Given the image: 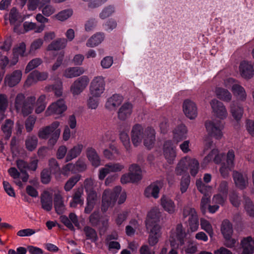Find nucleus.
Returning <instances> with one entry per match:
<instances>
[{"label": "nucleus", "instance_id": "nucleus-1", "mask_svg": "<svg viewBox=\"0 0 254 254\" xmlns=\"http://www.w3.org/2000/svg\"><path fill=\"white\" fill-rule=\"evenodd\" d=\"M130 137L134 146L137 147L143 143L146 148L151 149L155 143L156 131L152 127H144L136 124L132 127Z\"/></svg>", "mask_w": 254, "mask_h": 254}, {"label": "nucleus", "instance_id": "nucleus-2", "mask_svg": "<svg viewBox=\"0 0 254 254\" xmlns=\"http://www.w3.org/2000/svg\"><path fill=\"white\" fill-rule=\"evenodd\" d=\"M60 123L55 121L51 124L41 128L38 132V136L40 139H47L51 145H54L57 142L60 134L61 129L59 128Z\"/></svg>", "mask_w": 254, "mask_h": 254}, {"label": "nucleus", "instance_id": "nucleus-3", "mask_svg": "<svg viewBox=\"0 0 254 254\" xmlns=\"http://www.w3.org/2000/svg\"><path fill=\"white\" fill-rule=\"evenodd\" d=\"M36 98L31 96L25 99L24 94L19 93L16 96L14 107L18 113L24 116H27L32 113L35 104Z\"/></svg>", "mask_w": 254, "mask_h": 254}, {"label": "nucleus", "instance_id": "nucleus-4", "mask_svg": "<svg viewBox=\"0 0 254 254\" xmlns=\"http://www.w3.org/2000/svg\"><path fill=\"white\" fill-rule=\"evenodd\" d=\"M199 168V164L197 160L186 156L183 158L178 163L175 172L177 175L181 176L189 169L190 175L195 177L198 172Z\"/></svg>", "mask_w": 254, "mask_h": 254}, {"label": "nucleus", "instance_id": "nucleus-5", "mask_svg": "<svg viewBox=\"0 0 254 254\" xmlns=\"http://www.w3.org/2000/svg\"><path fill=\"white\" fill-rule=\"evenodd\" d=\"M122 188L116 186L113 190L107 189L102 195L101 210L106 212L110 207H113L116 202L117 198L121 192Z\"/></svg>", "mask_w": 254, "mask_h": 254}, {"label": "nucleus", "instance_id": "nucleus-6", "mask_svg": "<svg viewBox=\"0 0 254 254\" xmlns=\"http://www.w3.org/2000/svg\"><path fill=\"white\" fill-rule=\"evenodd\" d=\"M186 234L183 230L182 225H178L175 232L172 233L170 238V245L172 247L168 254H178L176 250L179 246L184 244V238H185Z\"/></svg>", "mask_w": 254, "mask_h": 254}, {"label": "nucleus", "instance_id": "nucleus-7", "mask_svg": "<svg viewBox=\"0 0 254 254\" xmlns=\"http://www.w3.org/2000/svg\"><path fill=\"white\" fill-rule=\"evenodd\" d=\"M106 82L102 76H97L93 78L89 85L90 95L101 97L105 91Z\"/></svg>", "mask_w": 254, "mask_h": 254}, {"label": "nucleus", "instance_id": "nucleus-8", "mask_svg": "<svg viewBox=\"0 0 254 254\" xmlns=\"http://www.w3.org/2000/svg\"><path fill=\"white\" fill-rule=\"evenodd\" d=\"M205 126L208 133L216 139H220L223 136L222 130L224 125L220 121H207Z\"/></svg>", "mask_w": 254, "mask_h": 254}, {"label": "nucleus", "instance_id": "nucleus-9", "mask_svg": "<svg viewBox=\"0 0 254 254\" xmlns=\"http://www.w3.org/2000/svg\"><path fill=\"white\" fill-rule=\"evenodd\" d=\"M183 215L184 218L188 217V226L191 232L196 231L199 226L198 218L194 208L190 206H185Z\"/></svg>", "mask_w": 254, "mask_h": 254}, {"label": "nucleus", "instance_id": "nucleus-10", "mask_svg": "<svg viewBox=\"0 0 254 254\" xmlns=\"http://www.w3.org/2000/svg\"><path fill=\"white\" fill-rule=\"evenodd\" d=\"M5 20H9L11 25L14 26V32L17 33H22L18 28L24 20V18L19 13L16 8L13 7L11 9L9 14L4 16Z\"/></svg>", "mask_w": 254, "mask_h": 254}, {"label": "nucleus", "instance_id": "nucleus-11", "mask_svg": "<svg viewBox=\"0 0 254 254\" xmlns=\"http://www.w3.org/2000/svg\"><path fill=\"white\" fill-rule=\"evenodd\" d=\"M125 168L124 165L120 163H109L99 170L98 178L103 180L110 173L121 172Z\"/></svg>", "mask_w": 254, "mask_h": 254}, {"label": "nucleus", "instance_id": "nucleus-12", "mask_svg": "<svg viewBox=\"0 0 254 254\" xmlns=\"http://www.w3.org/2000/svg\"><path fill=\"white\" fill-rule=\"evenodd\" d=\"M67 110V106L65 102L63 99H60L51 104L47 108L45 115L49 116L51 115H61Z\"/></svg>", "mask_w": 254, "mask_h": 254}, {"label": "nucleus", "instance_id": "nucleus-13", "mask_svg": "<svg viewBox=\"0 0 254 254\" xmlns=\"http://www.w3.org/2000/svg\"><path fill=\"white\" fill-rule=\"evenodd\" d=\"M89 78L86 75H83L77 78L70 86V92L73 96L78 95L87 87Z\"/></svg>", "mask_w": 254, "mask_h": 254}, {"label": "nucleus", "instance_id": "nucleus-14", "mask_svg": "<svg viewBox=\"0 0 254 254\" xmlns=\"http://www.w3.org/2000/svg\"><path fill=\"white\" fill-rule=\"evenodd\" d=\"M22 76V71L20 69H15L5 75L3 84L5 86L9 87H14L20 83Z\"/></svg>", "mask_w": 254, "mask_h": 254}, {"label": "nucleus", "instance_id": "nucleus-15", "mask_svg": "<svg viewBox=\"0 0 254 254\" xmlns=\"http://www.w3.org/2000/svg\"><path fill=\"white\" fill-rule=\"evenodd\" d=\"M114 139L111 132H107L101 137L99 141V146L101 148L108 146L109 149L112 150L115 154L118 155H120V152L117 147L112 143Z\"/></svg>", "mask_w": 254, "mask_h": 254}, {"label": "nucleus", "instance_id": "nucleus-16", "mask_svg": "<svg viewBox=\"0 0 254 254\" xmlns=\"http://www.w3.org/2000/svg\"><path fill=\"white\" fill-rule=\"evenodd\" d=\"M49 74L47 72H40L37 70H34L28 75L24 85L30 86L38 81L46 80Z\"/></svg>", "mask_w": 254, "mask_h": 254}, {"label": "nucleus", "instance_id": "nucleus-17", "mask_svg": "<svg viewBox=\"0 0 254 254\" xmlns=\"http://www.w3.org/2000/svg\"><path fill=\"white\" fill-rule=\"evenodd\" d=\"M210 104L214 114L220 119H224L228 116L227 111L224 104L216 99L212 100Z\"/></svg>", "mask_w": 254, "mask_h": 254}, {"label": "nucleus", "instance_id": "nucleus-18", "mask_svg": "<svg viewBox=\"0 0 254 254\" xmlns=\"http://www.w3.org/2000/svg\"><path fill=\"white\" fill-rule=\"evenodd\" d=\"M239 68L240 75L245 79H251L254 75V65L251 62L246 61L241 62Z\"/></svg>", "mask_w": 254, "mask_h": 254}, {"label": "nucleus", "instance_id": "nucleus-19", "mask_svg": "<svg viewBox=\"0 0 254 254\" xmlns=\"http://www.w3.org/2000/svg\"><path fill=\"white\" fill-rule=\"evenodd\" d=\"M163 154L167 161L169 164H173L176 157L175 147L173 145L171 140L164 142L163 145Z\"/></svg>", "mask_w": 254, "mask_h": 254}, {"label": "nucleus", "instance_id": "nucleus-20", "mask_svg": "<svg viewBox=\"0 0 254 254\" xmlns=\"http://www.w3.org/2000/svg\"><path fill=\"white\" fill-rule=\"evenodd\" d=\"M183 111L186 117L190 120L195 119L197 116V108L193 101L187 99L184 101L183 105Z\"/></svg>", "mask_w": 254, "mask_h": 254}, {"label": "nucleus", "instance_id": "nucleus-21", "mask_svg": "<svg viewBox=\"0 0 254 254\" xmlns=\"http://www.w3.org/2000/svg\"><path fill=\"white\" fill-rule=\"evenodd\" d=\"M161 213L158 208H153L148 213L146 220V228L153 227L156 225H159Z\"/></svg>", "mask_w": 254, "mask_h": 254}, {"label": "nucleus", "instance_id": "nucleus-22", "mask_svg": "<svg viewBox=\"0 0 254 254\" xmlns=\"http://www.w3.org/2000/svg\"><path fill=\"white\" fill-rule=\"evenodd\" d=\"M233 178L236 186L241 190H244L248 186L249 177L247 174L234 171Z\"/></svg>", "mask_w": 254, "mask_h": 254}, {"label": "nucleus", "instance_id": "nucleus-23", "mask_svg": "<svg viewBox=\"0 0 254 254\" xmlns=\"http://www.w3.org/2000/svg\"><path fill=\"white\" fill-rule=\"evenodd\" d=\"M132 111V104L129 102H125L119 109L118 118L121 121H125L130 117Z\"/></svg>", "mask_w": 254, "mask_h": 254}, {"label": "nucleus", "instance_id": "nucleus-24", "mask_svg": "<svg viewBox=\"0 0 254 254\" xmlns=\"http://www.w3.org/2000/svg\"><path fill=\"white\" fill-rule=\"evenodd\" d=\"M160 205L164 211L172 214L176 212L177 209L174 201L169 196L163 195L160 199Z\"/></svg>", "mask_w": 254, "mask_h": 254}, {"label": "nucleus", "instance_id": "nucleus-25", "mask_svg": "<svg viewBox=\"0 0 254 254\" xmlns=\"http://www.w3.org/2000/svg\"><path fill=\"white\" fill-rule=\"evenodd\" d=\"M242 249L241 254H253L254 253V237L248 236L241 241Z\"/></svg>", "mask_w": 254, "mask_h": 254}, {"label": "nucleus", "instance_id": "nucleus-26", "mask_svg": "<svg viewBox=\"0 0 254 254\" xmlns=\"http://www.w3.org/2000/svg\"><path fill=\"white\" fill-rule=\"evenodd\" d=\"M83 145L80 143L73 145L68 149L67 154H66L65 158V161L66 162H70L79 156L83 150Z\"/></svg>", "mask_w": 254, "mask_h": 254}, {"label": "nucleus", "instance_id": "nucleus-27", "mask_svg": "<svg viewBox=\"0 0 254 254\" xmlns=\"http://www.w3.org/2000/svg\"><path fill=\"white\" fill-rule=\"evenodd\" d=\"M123 101V97L119 94H114L109 97L106 103L105 108L110 110H115L118 107Z\"/></svg>", "mask_w": 254, "mask_h": 254}, {"label": "nucleus", "instance_id": "nucleus-28", "mask_svg": "<svg viewBox=\"0 0 254 254\" xmlns=\"http://www.w3.org/2000/svg\"><path fill=\"white\" fill-rule=\"evenodd\" d=\"M162 186V182L160 181L156 182L151 184L145 189L144 195L147 197L152 196L155 198H158Z\"/></svg>", "mask_w": 254, "mask_h": 254}, {"label": "nucleus", "instance_id": "nucleus-29", "mask_svg": "<svg viewBox=\"0 0 254 254\" xmlns=\"http://www.w3.org/2000/svg\"><path fill=\"white\" fill-rule=\"evenodd\" d=\"M146 229L149 232L148 243L150 246H153L158 243V238L161 235L160 226L159 225H156L153 227Z\"/></svg>", "mask_w": 254, "mask_h": 254}, {"label": "nucleus", "instance_id": "nucleus-30", "mask_svg": "<svg viewBox=\"0 0 254 254\" xmlns=\"http://www.w3.org/2000/svg\"><path fill=\"white\" fill-rule=\"evenodd\" d=\"M187 132V128L184 125L181 124L177 126L173 130L174 141L178 143L185 139Z\"/></svg>", "mask_w": 254, "mask_h": 254}, {"label": "nucleus", "instance_id": "nucleus-31", "mask_svg": "<svg viewBox=\"0 0 254 254\" xmlns=\"http://www.w3.org/2000/svg\"><path fill=\"white\" fill-rule=\"evenodd\" d=\"M86 156L93 166L97 167L100 165V158L93 147H89L86 149Z\"/></svg>", "mask_w": 254, "mask_h": 254}, {"label": "nucleus", "instance_id": "nucleus-32", "mask_svg": "<svg viewBox=\"0 0 254 254\" xmlns=\"http://www.w3.org/2000/svg\"><path fill=\"white\" fill-rule=\"evenodd\" d=\"M51 0H41L39 3V9L42 14L47 17L50 16L56 12L55 8L50 4Z\"/></svg>", "mask_w": 254, "mask_h": 254}, {"label": "nucleus", "instance_id": "nucleus-33", "mask_svg": "<svg viewBox=\"0 0 254 254\" xmlns=\"http://www.w3.org/2000/svg\"><path fill=\"white\" fill-rule=\"evenodd\" d=\"M42 207L44 210L50 211L53 206L52 195L48 191H45L41 196Z\"/></svg>", "mask_w": 254, "mask_h": 254}, {"label": "nucleus", "instance_id": "nucleus-34", "mask_svg": "<svg viewBox=\"0 0 254 254\" xmlns=\"http://www.w3.org/2000/svg\"><path fill=\"white\" fill-rule=\"evenodd\" d=\"M104 38L105 35L103 33L97 32L87 40L86 45L88 47H95L100 44L104 41Z\"/></svg>", "mask_w": 254, "mask_h": 254}, {"label": "nucleus", "instance_id": "nucleus-35", "mask_svg": "<svg viewBox=\"0 0 254 254\" xmlns=\"http://www.w3.org/2000/svg\"><path fill=\"white\" fill-rule=\"evenodd\" d=\"M84 73V69L82 67H70L64 71L63 76L67 78H72L79 76Z\"/></svg>", "mask_w": 254, "mask_h": 254}, {"label": "nucleus", "instance_id": "nucleus-36", "mask_svg": "<svg viewBox=\"0 0 254 254\" xmlns=\"http://www.w3.org/2000/svg\"><path fill=\"white\" fill-rule=\"evenodd\" d=\"M83 189L82 188L77 189L73 195L72 200L70 202L69 205L71 207H75L78 204L83 203Z\"/></svg>", "mask_w": 254, "mask_h": 254}, {"label": "nucleus", "instance_id": "nucleus-37", "mask_svg": "<svg viewBox=\"0 0 254 254\" xmlns=\"http://www.w3.org/2000/svg\"><path fill=\"white\" fill-rule=\"evenodd\" d=\"M129 173L133 182H137L142 179V171L137 164H132L129 166Z\"/></svg>", "mask_w": 254, "mask_h": 254}, {"label": "nucleus", "instance_id": "nucleus-38", "mask_svg": "<svg viewBox=\"0 0 254 254\" xmlns=\"http://www.w3.org/2000/svg\"><path fill=\"white\" fill-rule=\"evenodd\" d=\"M16 165L22 173L21 178L22 182H27L29 178V175L26 173V170H28V164L23 160H18Z\"/></svg>", "mask_w": 254, "mask_h": 254}, {"label": "nucleus", "instance_id": "nucleus-39", "mask_svg": "<svg viewBox=\"0 0 254 254\" xmlns=\"http://www.w3.org/2000/svg\"><path fill=\"white\" fill-rule=\"evenodd\" d=\"M196 186L198 190L201 193L203 194V196L211 195L212 193V187L204 184L201 179L196 180Z\"/></svg>", "mask_w": 254, "mask_h": 254}, {"label": "nucleus", "instance_id": "nucleus-40", "mask_svg": "<svg viewBox=\"0 0 254 254\" xmlns=\"http://www.w3.org/2000/svg\"><path fill=\"white\" fill-rule=\"evenodd\" d=\"M67 44V40L64 38H60L52 42L47 47V50H59L64 48Z\"/></svg>", "mask_w": 254, "mask_h": 254}, {"label": "nucleus", "instance_id": "nucleus-41", "mask_svg": "<svg viewBox=\"0 0 254 254\" xmlns=\"http://www.w3.org/2000/svg\"><path fill=\"white\" fill-rule=\"evenodd\" d=\"M221 231L225 239L230 238L233 234L232 225L230 222L226 219L221 224Z\"/></svg>", "mask_w": 254, "mask_h": 254}, {"label": "nucleus", "instance_id": "nucleus-42", "mask_svg": "<svg viewBox=\"0 0 254 254\" xmlns=\"http://www.w3.org/2000/svg\"><path fill=\"white\" fill-rule=\"evenodd\" d=\"M54 206L57 213L60 214L64 213L65 210V205L64 203L63 197L60 194L55 195Z\"/></svg>", "mask_w": 254, "mask_h": 254}, {"label": "nucleus", "instance_id": "nucleus-43", "mask_svg": "<svg viewBox=\"0 0 254 254\" xmlns=\"http://www.w3.org/2000/svg\"><path fill=\"white\" fill-rule=\"evenodd\" d=\"M233 94L240 100L245 101L247 98L245 89L240 84L235 85L233 86L232 90Z\"/></svg>", "mask_w": 254, "mask_h": 254}, {"label": "nucleus", "instance_id": "nucleus-44", "mask_svg": "<svg viewBox=\"0 0 254 254\" xmlns=\"http://www.w3.org/2000/svg\"><path fill=\"white\" fill-rule=\"evenodd\" d=\"M215 93L217 97L222 100L229 102L231 100L232 95L227 89L217 87L215 89Z\"/></svg>", "mask_w": 254, "mask_h": 254}, {"label": "nucleus", "instance_id": "nucleus-45", "mask_svg": "<svg viewBox=\"0 0 254 254\" xmlns=\"http://www.w3.org/2000/svg\"><path fill=\"white\" fill-rule=\"evenodd\" d=\"M13 122L9 120H6L1 126V129L4 134V137L7 140L11 136Z\"/></svg>", "mask_w": 254, "mask_h": 254}, {"label": "nucleus", "instance_id": "nucleus-46", "mask_svg": "<svg viewBox=\"0 0 254 254\" xmlns=\"http://www.w3.org/2000/svg\"><path fill=\"white\" fill-rule=\"evenodd\" d=\"M8 172L10 176L14 179V183L20 188H22L23 185L22 183V181H21V175H20L17 170L14 167H12L8 169Z\"/></svg>", "mask_w": 254, "mask_h": 254}, {"label": "nucleus", "instance_id": "nucleus-47", "mask_svg": "<svg viewBox=\"0 0 254 254\" xmlns=\"http://www.w3.org/2000/svg\"><path fill=\"white\" fill-rule=\"evenodd\" d=\"M45 89L47 91H54L55 96L60 97L63 94V82L59 81L54 85L46 86Z\"/></svg>", "mask_w": 254, "mask_h": 254}, {"label": "nucleus", "instance_id": "nucleus-48", "mask_svg": "<svg viewBox=\"0 0 254 254\" xmlns=\"http://www.w3.org/2000/svg\"><path fill=\"white\" fill-rule=\"evenodd\" d=\"M37 144L38 139L35 135L28 136L25 140V146L28 151H32L35 150Z\"/></svg>", "mask_w": 254, "mask_h": 254}, {"label": "nucleus", "instance_id": "nucleus-49", "mask_svg": "<svg viewBox=\"0 0 254 254\" xmlns=\"http://www.w3.org/2000/svg\"><path fill=\"white\" fill-rule=\"evenodd\" d=\"M183 245H184L183 251H184L187 254H193L197 251V246L191 240H186V243L184 241V244Z\"/></svg>", "mask_w": 254, "mask_h": 254}, {"label": "nucleus", "instance_id": "nucleus-50", "mask_svg": "<svg viewBox=\"0 0 254 254\" xmlns=\"http://www.w3.org/2000/svg\"><path fill=\"white\" fill-rule=\"evenodd\" d=\"M230 112L236 121H239L243 116V109L242 108L236 106L234 103H232L230 107Z\"/></svg>", "mask_w": 254, "mask_h": 254}, {"label": "nucleus", "instance_id": "nucleus-51", "mask_svg": "<svg viewBox=\"0 0 254 254\" xmlns=\"http://www.w3.org/2000/svg\"><path fill=\"white\" fill-rule=\"evenodd\" d=\"M99 97H95L90 95L86 101V105L88 109L96 110L98 108L100 103Z\"/></svg>", "mask_w": 254, "mask_h": 254}, {"label": "nucleus", "instance_id": "nucleus-52", "mask_svg": "<svg viewBox=\"0 0 254 254\" xmlns=\"http://www.w3.org/2000/svg\"><path fill=\"white\" fill-rule=\"evenodd\" d=\"M120 139L126 150L129 151L131 149V144L127 133L124 131L121 132Z\"/></svg>", "mask_w": 254, "mask_h": 254}, {"label": "nucleus", "instance_id": "nucleus-53", "mask_svg": "<svg viewBox=\"0 0 254 254\" xmlns=\"http://www.w3.org/2000/svg\"><path fill=\"white\" fill-rule=\"evenodd\" d=\"M42 62V60L40 58H37L33 59L28 63L25 67V72L26 73L29 72L31 70L41 64Z\"/></svg>", "mask_w": 254, "mask_h": 254}, {"label": "nucleus", "instance_id": "nucleus-54", "mask_svg": "<svg viewBox=\"0 0 254 254\" xmlns=\"http://www.w3.org/2000/svg\"><path fill=\"white\" fill-rule=\"evenodd\" d=\"M80 176L76 175L73 177L70 178L65 183L64 189L66 191L70 190L73 187L77 184V183L80 180Z\"/></svg>", "mask_w": 254, "mask_h": 254}, {"label": "nucleus", "instance_id": "nucleus-55", "mask_svg": "<svg viewBox=\"0 0 254 254\" xmlns=\"http://www.w3.org/2000/svg\"><path fill=\"white\" fill-rule=\"evenodd\" d=\"M46 96L45 95H41L38 99L36 102V108L35 112L37 114H40L45 109L46 106Z\"/></svg>", "mask_w": 254, "mask_h": 254}, {"label": "nucleus", "instance_id": "nucleus-56", "mask_svg": "<svg viewBox=\"0 0 254 254\" xmlns=\"http://www.w3.org/2000/svg\"><path fill=\"white\" fill-rule=\"evenodd\" d=\"M73 14L72 9H66L59 12L55 16L59 20L64 21L69 18Z\"/></svg>", "mask_w": 254, "mask_h": 254}, {"label": "nucleus", "instance_id": "nucleus-57", "mask_svg": "<svg viewBox=\"0 0 254 254\" xmlns=\"http://www.w3.org/2000/svg\"><path fill=\"white\" fill-rule=\"evenodd\" d=\"M200 226L202 229L206 231L211 237L213 235V230L210 223L204 218L200 219Z\"/></svg>", "mask_w": 254, "mask_h": 254}, {"label": "nucleus", "instance_id": "nucleus-58", "mask_svg": "<svg viewBox=\"0 0 254 254\" xmlns=\"http://www.w3.org/2000/svg\"><path fill=\"white\" fill-rule=\"evenodd\" d=\"M96 184L97 182L92 178L86 179L84 182V187L86 193L95 191L94 189Z\"/></svg>", "mask_w": 254, "mask_h": 254}, {"label": "nucleus", "instance_id": "nucleus-59", "mask_svg": "<svg viewBox=\"0 0 254 254\" xmlns=\"http://www.w3.org/2000/svg\"><path fill=\"white\" fill-rule=\"evenodd\" d=\"M84 231L87 239H90L94 242L97 240V234L94 229L89 226H86L84 228Z\"/></svg>", "mask_w": 254, "mask_h": 254}, {"label": "nucleus", "instance_id": "nucleus-60", "mask_svg": "<svg viewBox=\"0 0 254 254\" xmlns=\"http://www.w3.org/2000/svg\"><path fill=\"white\" fill-rule=\"evenodd\" d=\"M234 168L233 166H230L227 163H222L219 169V171L221 175L224 178L229 176L230 172Z\"/></svg>", "mask_w": 254, "mask_h": 254}, {"label": "nucleus", "instance_id": "nucleus-61", "mask_svg": "<svg viewBox=\"0 0 254 254\" xmlns=\"http://www.w3.org/2000/svg\"><path fill=\"white\" fill-rule=\"evenodd\" d=\"M70 173H76L74 165L73 163H69L64 166L62 169V173L63 175L68 176Z\"/></svg>", "mask_w": 254, "mask_h": 254}, {"label": "nucleus", "instance_id": "nucleus-62", "mask_svg": "<svg viewBox=\"0 0 254 254\" xmlns=\"http://www.w3.org/2000/svg\"><path fill=\"white\" fill-rule=\"evenodd\" d=\"M245 209L247 214L251 217H254V205L248 198H245Z\"/></svg>", "mask_w": 254, "mask_h": 254}, {"label": "nucleus", "instance_id": "nucleus-63", "mask_svg": "<svg viewBox=\"0 0 254 254\" xmlns=\"http://www.w3.org/2000/svg\"><path fill=\"white\" fill-rule=\"evenodd\" d=\"M129 214L127 210L123 211L118 213L115 218V221L117 225H121L127 218Z\"/></svg>", "mask_w": 254, "mask_h": 254}, {"label": "nucleus", "instance_id": "nucleus-64", "mask_svg": "<svg viewBox=\"0 0 254 254\" xmlns=\"http://www.w3.org/2000/svg\"><path fill=\"white\" fill-rule=\"evenodd\" d=\"M190 184V178L189 176H183L180 183V190L182 193L187 190Z\"/></svg>", "mask_w": 254, "mask_h": 254}]
</instances>
